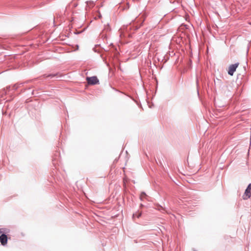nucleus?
<instances>
[{
    "mask_svg": "<svg viewBox=\"0 0 251 251\" xmlns=\"http://www.w3.org/2000/svg\"><path fill=\"white\" fill-rule=\"evenodd\" d=\"M251 197V183H250L247 189L245 190V192L243 196V199L244 200H247L249 199Z\"/></svg>",
    "mask_w": 251,
    "mask_h": 251,
    "instance_id": "obj_1",
    "label": "nucleus"
},
{
    "mask_svg": "<svg viewBox=\"0 0 251 251\" xmlns=\"http://www.w3.org/2000/svg\"><path fill=\"white\" fill-rule=\"evenodd\" d=\"M146 196V195L145 193H142L141 195H140V198L141 199H143L144 198H145Z\"/></svg>",
    "mask_w": 251,
    "mask_h": 251,
    "instance_id": "obj_6",
    "label": "nucleus"
},
{
    "mask_svg": "<svg viewBox=\"0 0 251 251\" xmlns=\"http://www.w3.org/2000/svg\"><path fill=\"white\" fill-rule=\"evenodd\" d=\"M0 241L1 244L3 246H5L7 244V236L4 234H2L0 236Z\"/></svg>",
    "mask_w": 251,
    "mask_h": 251,
    "instance_id": "obj_4",
    "label": "nucleus"
},
{
    "mask_svg": "<svg viewBox=\"0 0 251 251\" xmlns=\"http://www.w3.org/2000/svg\"><path fill=\"white\" fill-rule=\"evenodd\" d=\"M238 66H239L238 63L230 65L228 67V74L232 76L233 75L234 73L236 71V68L238 67Z\"/></svg>",
    "mask_w": 251,
    "mask_h": 251,
    "instance_id": "obj_3",
    "label": "nucleus"
},
{
    "mask_svg": "<svg viewBox=\"0 0 251 251\" xmlns=\"http://www.w3.org/2000/svg\"><path fill=\"white\" fill-rule=\"evenodd\" d=\"M87 81L89 84L95 85L99 83V79L97 76L87 77L86 78Z\"/></svg>",
    "mask_w": 251,
    "mask_h": 251,
    "instance_id": "obj_2",
    "label": "nucleus"
},
{
    "mask_svg": "<svg viewBox=\"0 0 251 251\" xmlns=\"http://www.w3.org/2000/svg\"><path fill=\"white\" fill-rule=\"evenodd\" d=\"M141 214L142 213L141 212L138 211L133 214V218L134 219L135 217H137L139 218L141 216Z\"/></svg>",
    "mask_w": 251,
    "mask_h": 251,
    "instance_id": "obj_5",
    "label": "nucleus"
}]
</instances>
